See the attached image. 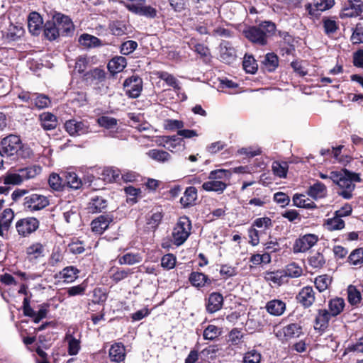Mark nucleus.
<instances>
[{
  "label": "nucleus",
  "mask_w": 363,
  "mask_h": 363,
  "mask_svg": "<svg viewBox=\"0 0 363 363\" xmlns=\"http://www.w3.org/2000/svg\"><path fill=\"white\" fill-rule=\"evenodd\" d=\"M276 25L269 21H264L257 26L246 27L242 33L251 43L259 45H266L268 38L276 33Z\"/></svg>",
  "instance_id": "obj_1"
},
{
  "label": "nucleus",
  "mask_w": 363,
  "mask_h": 363,
  "mask_svg": "<svg viewBox=\"0 0 363 363\" xmlns=\"http://www.w3.org/2000/svg\"><path fill=\"white\" fill-rule=\"evenodd\" d=\"M329 177L330 180L342 189L340 195L346 199L352 198V192L355 187L353 182H359L361 181L358 174L350 172L347 169L333 171L330 173Z\"/></svg>",
  "instance_id": "obj_2"
},
{
  "label": "nucleus",
  "mask_w": 363,
  "mask_h": 363,
  "mask_svg": "<svg viewBox=\"0 0 363 363\" xmlns=\"http://www.w3.org/2000/svg\"><path fill=\"white\" fill-rule=\"evenodd\" d=\"M42 167L38 164H33L24 168H20L15 172L8 173L4 177V184L19 185L23 182L32 179L39 175Z\"/></svg>",
  "instance_id": "obj_3"
},
{
  "label": "nucleus",
  "mask_w": 363,
  "mask_h": 363,
  "mask_svg": "<svg viewBox=\"0 0 363 363\" xmlns=\"http://www.w3.org/2000/svg\"><path fill=\"white\" fill-rule=\"evenodd\" d=\"M191 230V223L189 218L181 217L172 231V241L174 245H182L189 238Z\"/></svg>",
  "instance_id": "obj_4"
},
{
  "label": "nucleus",
  "mask_w": 363,
  "mask_h": 363,
  "mask_svg": "<svg viewBox=\"0 0 363 363\" xmlns=\"http://www.w3.org/2000/svg\"><path fill=\"white\" fill-rule=\"evenodd\" d=\"M40 222L34 217H26L18 220L15 228L21 238H28L39 228Z\"/></svg>",
  "instance_id": "obj_5"
},
{
  "label": "nucleus",
  "mask_w": 363,
  "mask_h": 363,
  "mask_svg": "<svg viewBox=\"0 0 363 363\" xmlns=\"http://www.w3.org/2000/svg\"><path fill=\"white\" fill-rule=\"evenodd\" d=\"M303 334L299 323H290L275 331V336L282 342L298 338Z\"/></svg>",
  "instance_id": "obj_6"
},
{
  "label": "nucleus",
  "mask_w": 363,
  "mask_h": 363,
  "mask_svg": "<svg viewBox=\"0 0 363 363\" xmlns=\"http://www.w3.org/2000/svg\"><path fill=\"white\" fill-rule=\"evenodd\" d=\"M49 205L48 199L40 194H32L23 199L24 208L29 211H40Z\"/></svg>",
  "instance_id": "obj_7"
},
{
  "label": "nucleus",
  "mask_w": 363,
  "mask_h": 363,
  "mask_svg": "<svg viewBox=\"0 0 363 363\" xmlns=\"http://www.w3.org/2000/svg\"><path fill=\"white\" fill-rule=\"evenodd\" d=\"M1 152L7 156L17 154L21 148V141L18 136L10 135L4 138L1 142Z\"/></svg>",
  "instance_id": "obj_8"
},
{
  "label": "nucleus",
  "mask_w": 363,
  "mask_h": 363,
  "mask_svg": "<svg viewBox=\"0 0 363 363\" xmlns=\"http://www.w3.org/2000/svg\"><path fill=\"white\" fill-rule=\"evenodd\" d=\"M318 235L315 234H306L296 240L293 251L294 253L305 252L313 247L318 241Z\"/></svg>",
  "instance_id": "obj_9"
},
{
  "label": "nucleus",
  "mask_w": 363,
  "mask_h": 363,
  "mask_svg": "<svg viewBox=\"0 0 363 363\" xmlns=\"http://www.w3.org/2000/svg\"><path fill=\"white\" fill-rule=\"evenodd\" d=\"M53 20L61 35L69 36L74 33V26L69 16L57 13L53 16Z\"/></svg>",
  "instance_id": "obj_10"
},
{
  "label": "nucleus",
  "mask_w": 363,
  "mask_h": 363,
  "mask_svg": "<svg viewBox=\"0 0 363 363\" xmlns=\"http://www.w3.org/2000/svg\"><path fill=\"white\" fill-rule=\"evenodd\" d=\"M126 94L131 98L138 97L143 90V80L138 76H132L126 79L123 83Z\"/></svg>",
  "instance_id": "obj_11"
},
{
  "label": "nucleus",
  "mask_w": 363,
  "mask_h": 363,
  "mask_svg": "<svg viewBox=\"0 0 363 363\" xmlns=\"http://www.w3.org/2000/svg\"><path fill=\"white\" fill-rule=\"evenodd\" d=\"M89 124L86 121L71 119L65 123L66 131L72 136L81 135L89 132Z\"/></svg>",
  "instance_id": "obj_12"
},
{
  "label": "nucleus",
  "mask_w": 363,
  "mask_h": 363,
  "mask_svg": "<svg viewBox=\"0 0 363 363\" xmlns=\"http://www.w3.org/2000/svg\"><path fill=\"white\" fill-rule=\"evenodd\" d=\"M334 5V0H313V4H307L306 10L312 17H318L320 13L330 9Z\"/></svg>",
  "instance_id": "obj_13"
},
{
  "label": "nucleus",
  "mask_w": 363,
  "mask_h": 363,
  "mask_svg": "<svg viewBox=\"0 0 363 363\" xmlns=\"http://www.w3.org/2000/svg\"><path fill=\"white\" fill-rule=\"evenodd\" d=\"M160 144L172 152L179 151L184 147L183 139L177 135L162 136Z\"/></svg>",
  "instance_id": "obj_14"
},
{
  "label": "nucleus",
  "mask_w": 363,
  "mask_h": 363,
  "mask_svg": "<svg viewBox=\"0 0 363 363\" xmlns=\"http://www.w3.org/2000/svg\"><path fill=\"white\" fill-rule=\"evenodd\" d=\"M111 222H113L112 216L101 215L91 222L92 231L101 235L108 228Z\"/></svg>",
  "instance_id": "obj_15"
},
{
  "label": "nucleus",
  "mask_w": 363,
  "mask_h": 363,
  "mask_svg": "<svg viewBox=\"0 0 363 363\" xmlns=\"http://www.w3.org/2000/svg\"><path fill=\"white\" fill-rule=\"evenodd\" d=\"M296 299L304 308H308L315 301V292L311 286L303 287L298 294Z\"/></svg>",
  "instance_id": "obj_16"
},
{
  "label": "nucleus",
  "mask_w": 363,
  "mask_h": 363,
  "mask_svg": "<svg viewBox=\"0 0 363 363\" xmlns=\"http://www.w3.org/2000/svg\"><path fill=\"white\" fill-rule=\"evenodd\" d=\"M126 8L133 13L147 18H155L157 16V10L151 6L146 5L145 3L138 6H126Z\"/></svg>",
  "instance_id": "obj_17"
},
{
  "label": "nucleus",
  "mask_w": 363,
  "mask_h": 363,
  "mask_svg": "<svg viewBox=\"0 0 363 363\" xmlns=\"http://www.w3.org/2000/svg\"><path fill=\"white\" fill-rule=\"evenodd\" d=\"M223 303V297L220 293L213 292L208 296L206 310L210 313H213L221 309Z\"/></svg>",
  "instance_id": "obj_18"
},
{
  "label": "nucleus",
  "mask_w": 363,
  "mask_h": 363,
  "mask_svg": "<svg viewBox=\"0 0 363 363\" xmlns=\"http://www.w3.org/2000/svg\"><path fill=\"white\" fill-rule=\"evenodd\" d=\"M43 18L37 12H32L28 17V27L30 33L34 35L40 33L43 26Z\"/></svg>",
  "instance_id": "obj_19"
},
{
  "label": "nucleus",
  "mask_w": 363,
  "mask_h": 363,
  "mask_svg": "<svg viewBox=\"0 0 363 363\" xmlns=\"http://www.w3.org/2000/svg\"><path fill=\"white\" fill-rule=\"evenodd\" d=\"M264 279L276 286H281L287 282L284 270L267 271L264 273Z\"/></svg>",
  "instance_id": "obj_20"
},
{
  "label": "nucleus",
  "mask_w": 363,
  "mask_h": 363,
  "mask_svg": "<svg viewBox=\"0 0 363 363\" xmlns=\"http://www.w3.org/2000/svg\"><path fill=\"white\" fill-rule=\"evenodd\" d=\"M333 317L326 309H319L315 319L314 328L316 330L323 331L328 325L330 318Z\"/></svg>",
  "instance_id": "obj_21"
},
{
  "label": "nucleus",
  "mask_w": 363,
  "mask_h": 363,
  "mask_svg": "<svg viewBox=\"0 0 363 363\" xmlns=\"http://www.w3.org/2000/svg\"><path fill=\"white\" fill-rule=\"evenodd\" d=\"M109 357L111 361L121 362L125 357V350L124 345L121 342H116L111 345L109 349Z\"/></svg>",
  "instance_id": "obj_22"
},
{
  "label": "nucleus",
  "mask_w": 363,
  "mask_h": 363,
  "mask_svg": "<svg viewBox=\"0 0 363 363\" xmlns=\"http://www.w3.org/2000/svg\"><path fill=\"white\" fill-rule=\"evenodd\" d=\"M265 308L271 315L279 316L284 313L286 303L281 300L274 299L267 303Z\"/></svg>",
  "instance_id": "obj_23"
},
{
  "label": "nucleus",
  "mask_w": 363,
  "mask_h": 363,
  "mask_svg": "<svg viewBox=\"0 0 363 363\" xmlns=\"http://www.w3.org/2000/svg\"><path fill=\"white\" fill-rule=\"evenodd\" d=\"M197 196V189L194 186H189L186 189L184 196L180 199V203L184 208L194 206Z\"/></svg>",
  "instance_id": "obj_24"
},
{
  "label": "nucleus",
  "mask_w": 363,
  "mask_h": 363,
  "mask_svg": "<svg viewBox=\"0 0 363 363\" xmlns=\"http://www.w3.org/2000/svg\"><path fill=\"white\" fill-rule=\"evenodd\" d=\"M127 65V60L123 56L113 57L108 63V69L112 74L122 72Z\"/></svg>",
  "instance_id": "obj_25"
},
{
  "label": "nucleus",
  "mask_w": 363,
  "mask_h": 363,
  "mask_svg": "<svg viewBox=\"0 0 363 363\" xmlns=\"http://www.w3.org/2000/svg\"><path fill=\"white\" fill-rule=\"evenodd\" d=\"M308 195L314 199H322L326 196L328 191L325 184L316 182L308 189Z\"/></svg>",
  "instance_id": "obj_26"
},
{
  "label": "nucleus",
  "mask_w": 363,
  "mask_h": 363,
  "mask_svg": "<svg viewBox=\"0 0 363 363\" xmlns=\"http://www.w3.org/2000/svg\"><path fill=\"white\" fill-rule=\"evenodd\" d=\"M227 187V184L215 179H208L202 184V189L206 191H214L222 194Z\"/></svg>",
  "instance_id": "obj_27"
},
{
  "label": "nucleus",
  "mask_w": 363,
  "mask_h": 363,
  "mask_svg": "<svg viewBox=\"0 0 363 363\" xmlns=\"http://www.w3.org/2000/svg\"><path fill=\"white\" fill-rule=\"evenodd\" d=\"M235 50L228 42L221 43L220 49V57L221 60L225 63H230L235 59Z\"/></svg>",
  "instance_id": "obj_28"
},
{
  "label": "nucleus",
  "mask_w": 363,
  "mask_h": 363,
  "mask_svg": "<svg viewBox=\"0 0 363 363\" xmlns=\"http://www.w3.org/2000/svg\"><path fill=\"white\" fill-rule=\"evenodd\" d=\"M65 340L68 345V354L72 356L77 354L81 348L79 339L74 337L68 330L65 335Z\"/></svg>",
  "instance_id": "obj_29"
},
{
  "label": "nucleus",
  "mask_w": 363,
  "mask_h": 363,
  "mask_svg": "<svg viewBox=\"0 0 363 363\" xmlns=\"http://www.w3.org/2000/svg\"><path fill=\"white\" fill-rule=\"evenodd\" d=\"M45 247L38 242L30 244L26 249V253L30 259H38L44 256Z\"/></svg>",
  "instance_id": "obj_30"
},
{
  "label": "nucleus",
  "mask_w": 363,
  "mask_h": 363,
  "mask_svg": "<svg viewBox=\"0 0 363 363\" xmlns=\"http://www.w3.org/2000/svg\"><path fill=\"white\" fill-rule=\"evenodd\" d=\"M190 283L195 287L201 288L206 284H211V281L204 274L201 272H194L189 276Z\"/></svg>",
  "instance_id": "obj_31"
},
{
  "label": "nucleus",
  "mask_w": 363,
  "mask_h": 363,
  "mask_svg": "<svg viewBox=\"0 0 363 363\" xmlns=\"http://www.w3.org/2000/svg\"><path fill=\"white\" fill-rule=\"evenodd\" d=\"M107 206V201L101 196L93 197L88 204L89 213H97L102 211Z\"/></svg>",
  "instance_id": "obj_32"
},
{
  "label": "nucleus",
  "mask_w": 363,
  "mask_h": 363,
  "mask_svg": "<svg viewBox=\"0 0 363 363\" xmlns=\"http://www.w3.org/2000/svg\"><path fill=\"white\" fill-rule=\"evenodd\" d=\"M40 120L42 127L45 130H50L57 127V121L56 116L50 113L45 112L40 115Z\"/></svg>",
  "instance_id": "obj_33"
},
{
  "label": "nucleus",
  "mask_w": 363,
  "mask_h": 363,
  "mask_svg": "<svg viewBox=\"0 0 363 363\" xmlns=\"http://www.w3.org/2000/svg\"><path fill=\"white\" fill-rule=\"evenodd\" d=\"M345 306V301L342 298H335L330 300L328 303L329 313L333 316H337L340 314Z\"/></svg>",
  "instance_id": "obj_34"
},
{
  "label": "nucleus",
  "mask_w": 363,
  "mask_h": 363,
  "mask_svg": "<svg viewBox=\"0 0 363 363\" xmlns=\"http://www.w3.org/2000/svg\"><path fill=\"white\" fill-rule=\"evenodd\" d=\"M294 205L298 208L313 209L316 208L315 203L303 194H295L293 196Z\"/></svg>",
  "instance_id": "obj_35"
},
{
  "label": "nucleus",
  "mask_w": 363,
  "mask_h": 363,
  "mask_svg": "<svg viewBox=\"0 0 363 363\" xmlns=\"http://www.w3.org/2000/svg\"><path fill=\"white\" fill-rule=\"evenodd\" d=\"M44 35L49 40H54L60 35L55 20L52 19V21L45 23L44 26Z\"/></svg>",
  "instance_id": "obj_36"
},
{
  "label": "nucleus",
  "mask_w": 363,
  "mask_h": 363,
  "mask_svg": "<svg viewBox=\"0 0 363 363\" xmlns=\"http://www.w3.org/2000/svg\"><path fill=\"white\" fill-rule=\"evenodd\" d=\"M324 226L329 231L340 230L345 228V221L335 214L325 221Z\"/></svg>",
  "instance_id": "obj_37"
},
{
  "label": "nucleus",
  "mask_w": 363,
  "mask_h": 363,
  "mask_svg": "<svg viewBox=\"0 0 363 363\" xmlns=\"http://www.w3.org/2000/svg\"><path fill=\"white\" fill-rule=\"evenodd\" d=\"M262 62L265 70L273 72L279 65L278 57L273 52L267 53Z\"/></svg>",
  "instance_id": "obj_38"
},
{
  "label": "nucleus",
  "mask_w": 363,
  "mask_h": 363,
  "mask_svg": "<svg viewBox=\"0 0 363 363\" xmlns=\"http://www.w3.org/2000/svg\"><path fill=\"white\" fill-rule=\"evenodd\" d=\"M147 155L151 159L159 162H169L172 158L171 155L167 152L157 149L149 150Z\"/></svg>",
  "instance_id": "obj_39"
},
{
  "label": "nucleus",
  "mask_w": 363,
  "mask_h": 363,
  "mask_svg": "<svg viewBox=\"0 0 363 363\" xmlns=\"http://www.w3.org/2000/svg\"><path fill=\"white\" fill-rule=\"evenodd\" d=\"M79 43L85 48H96L101 45L100 40L89 34H82L79 38Z\"/></svg>",
  "instance_id": "obj_40"
},
{
  "label": "nucleus",
  "mask_w": 363,
  "mask_h": 363,
  "mask_svg": "<svg viewBox=\"0 0 363 363\" xmlns=\"http://www.w3.org/2000/svg\"><path fill=\"white\" fill-rule=\"evenodd\" d=\"M155 74L160 79L164 81L167 85L173 87L175 90L180 89L178 80L172 74L163 71L156 72Z\"/></svg>",
  "instance_id": "obj_41"
},
{
  "label": "nucleus",
  "mask_w": 363,
  "mask_h": 363,
  "mask_svg": "<svg viewBox=\"0 0 363 363\" xmlns=\"http://www.w3.org/2000/svg\"><path fill=\"white\" fill-rule=\"evenodd\" d=\"M162 217L163 216L161 211H156L155 212H151V214L147 218V228L155 231L159 226Z\"/></svg>",
  "instance_id": "obj_42"
},
{
  "label": "nucleus",
  "mask_w": 363,
  "mask_h": 363,
  "mask_svg": "<svg viewBox=\"0 0 363 363\" xmlns=\"http://www.w3.org/2000/svg\"><path fill=\"white\" fill-rule=\"evenodd\" d=\"M50 104V99L43 94H39L36 93L33 94V99L31 102V106L35 107L38 109H42L48 107Z\"/></svg>",
  "instance_id": "obj_43"
},
{
  "label": "nucleus",
  "mask_w": 363,
  "mask_h": 363,
  "mask_svg": "<svg viewBox=\"0 0 363 363\" xmlns=\"http://www.w3.org/2000/svg\"><path fill=\"white\" fill-rule=\"evenodd\" d=\"M231 177V172L229 170L219 169L213 170L209 173L208 179H215L218 181H221L225 184L230 180Z\"/></svg>",
  "instance_id": "obj_44"
},
{
  "label": "nucleus",
  "mask_w": 363,
  "mask_h": 363,
  "mask_svg": "<svg viewBox=\"0 0 363 363\" xmlns=\"http://www.w3.org/2000/svg\"><path fill=\"white\" fill-rule=\"evenodd\" d=\"M285 273L286 278H297L299 277L303 272L302 268L299 267L297 264L293 262L289 264L285 269H283Z\"/></svg>",
  "instance_id": "obj_45"
},
{
  "label": "nucleus",
  "mask_w": 363,
  "mask_h": 363,
  "mask_svg": "<svg viewBox=\"0 0 363 363\" xmlns=\"http://www.w3.org/2000/svg\"><path fill=\"white\" fill-rule=\"evenodd\" d=\"M272 168L274 175L280 178H285L286 177L288 170V165L286 162L274 161L272 163Z\"/></svg>",
  "instance_id": "obj_46"
},
{
  "label": "nucleus",
  "mask_w": 363,
  "mask_h": 363,
  "mask_svg": "<svg viewBox=\"0 0 363 363\" xmlns=\"http://www.w3.org/2000/svg\"><path fill=\"white\" fill-rule=\"evenodd\" d=\"M242 66L243 69L247 73L254 74L257 70V64L256 60L251 55H245Z\"/></svg>",
  "instance_id": "obj_47"
},
{
  "label": "nucleus",
  "mask_w": 363,
  "mask_h": 363,
  "mask_svg": "<svg viewBox=\"0 0 363 363\" xmlns=\"http://www.w3.org/2000/svg\"><path fill=\"white\" fill-rule=\"evenodd\" d=\"M79 272L77 268L70 266L64 268L60 274L62 278L65 279V281L72 282L77 279Z\"/></svg>",
  "instance_id": "obj_48"
},
{
  "label": "nucleus",
  "mask_w": 363,
  "mask_h": 363,
  "mask_svg": "<svg viewBox=\"0 0 363 363\" xmlns=\"http://www.w3.org/2000/svg\"><path fill=\"white\" fill-rule=\"evenodd\" d=\"M347 298L351 305H357L361 301V293L355 286L350 285L347 288Z\"/></svg>",
  "instance_id": "obj_49"
},
{
  "label": "nucleus",
  "mask_w": 363,
  "mask_h": 363,
  "mask_svg": "<svg viewBox=\"0 0 363 363\" xmlns=\"http://www.w3.org/2000/svg\"><path fill=\"white\" fill-rule=\"evenodd\" d=\"M110 30L113 35L121 36L127 33V26L123 21H114L110 24Z\"/></svg>",
  "instance_id": "obj_50"
},
{
  "label": "nucleus",
  "mask_w": 363,
  "mask_h": 363,
  "mask_svg": "<svg viewBox=\"0 0 363 363\" xmlns=\"http://www.w3.org/2000/svg\"><path fill=\"white\" fill-rule=\"evenodd\" d=\"M141 260L142 257L138 254L127 253L119 258L118 262L120 264L133 265L140 262Z\"/></svg>",
  "instance_id": "obj_51"
},
{
  "label": "nucleus",
  "mask_w": 363,
  "mask_h": 363,
  "mask_svg": "<svg viewBox=\"0 0 363 363\" xmlns=\"http://www.w3.org/2000/svg\"><path fill=\"white\" fill-rule=\"evenodd\" d=\"M349 6L352 10L350 13H347L348 16H357L363 13V3L359 0H349Z\"/></svg>",
  "instance_id": "obj_52"
},
{
  "label": "nucleus",
  "mask_w": 363,
  "mask_h": 363,
  "mask_svg": "<svg viewBox=\"0 0 363 363\" xmlns=\"http://www.w3.org/2000/svg\"><path fill=\"white\" fill-rule=\"evenodd\" d=\"M221 333L220 328L218 327L209 325L203 331V336L205 340H213Z\"/></svg>",
  "instance_id": "obj_53"
},
{
  "label": "nucleus",
  "mask_w": 363,
  "mask_h": 363,
  "mask_svg": "<svg viewBox=\"0 0 363 363\" xmlns=\"http://www.w3.org/2000/svg\"><path fill=\"white\" fill-rule=\"evenodd\" d=\"M66 182L67 183V185L72 189H78L82 186V181L81 179L77 177L76 173L72 172H69L66 173L65 175Z\"/></svg>",
  "instance_id": "obj_54"
},
{
  "label": "nucleus",
  "mask_w": 363,
  "mask_h": 363,
  "mask_svg": "<svg viewBox=\"0 0 363 363\" xmlns=\"http://www.w3.org/2000/svg\"><path fill=\"white\" fill-rule=\"evenodd\" d=\"M103 175L105 177L104 179L108 182H118L120 178L121 172L118 169L108 167L104 170Z\"/></svg>",
  "instance_id": "obj_55"
},
{
  "label": "nucleus",
  "mask_w": 363,
  "mask_h": 363,
  "mask_svg": "<svg viewBox=\"0 0 363 363\" xmlns=\"http://www.w3.org/2000/svg\"><path fill=\"white\" fill-rule=\"evenodd\" d=\"M97 123L101 127L111 129L117 125L118 121L111 116H102L97 119Z\"/></svg>",
  "instance_id": "obj_56"
},
{
  "label": "nucleus",
  "mask_w": 363,
  "mask_h": 363,
  "mask_svg": "<svg viewBox=\"0 0 363 363\" xmlns=\"http://www.w3.org/2000/svg\"><path fill=\"white\" fill-rule=\"evenodd\" d=\"M331 284V278L328 275H321L315 278V284L319 291H325Z\"/></svg>",
  "instance_id": "obj_57"
},
{
  "label": "nucleus",
  "mask_w": 363,
  "mask_h": 363,
  "mask_svg": "<svg viewBox=\"0 0 363 363\" xmlns=\"http://www.w3.org/2000/svg\"><path fill=\"white\" fill-rule=\"evenodd\" d=\"M349 262L353 265H360L363 264V248H359L354 250L348 257Z\"/></svg>",
  "instance_id": "obj_58"
},
{
  "label": "nucleus",
  "mask_w": 363,
  "mask_h": 363,
  "mask_svg": "<svg viewBox=\"0 0 363 363\" xmlns=\"http://www.w3.org/2000/svg\"><path fill=\"white\" fill-rule=\"evenodd\" d=\"M323 22L325 33L328 35L334 34L338 29V25L335 20L331 18H325Z\"/></svg>",
  "instance_id": "obj_59"
},
{
  "label": "nucleus",
  "mask_w": 363,
  "mask_h": 363,
  "mask_svg": "<svg viewBox=\"0 0 363 363\" xmlns=\"http://www.w3.org/2000/svg\"><path fill=\"white\" fill-rule=\"evenodd\" d=\"M176 257L173 254H167L162 257L161 266L166 269H172L176 264Z\"/></svg>",
  "instance_id": "obj_60"
},
{
  "label": "nucleus",
  "mask_w": 363,
  "mask_h": 363,
  "mask_svg": "<svg viewBox=\"0 0 363 363\" xmlns=\"http://www.w3.org/2000/svg\"><path fill=\"white\" fill-rule=\"evenodd\" d=\"M133 274V271L130 269H117L115 272H113L111 275V279L115 282H119L125 279H126L129 275Z\"/></svg>",
  "instance_id": "obj_61"
},
{
  "label": "nucleus",
  "mask_w": 363,
  "mask_h": 363,
  "mask_svg": "<svg viewBox=\"0 0 363 363\" xmlns=\"http://www.w3.org/2000/svg\"><path fill=\"white\" fill-rule=\"evenodd\" d=\"M138 48V43L134 40H128L121 45V52L123 55H128L133 52Z\"/></svg>",
  "instance_id": "obj_62"
},
{
  "label": "nucleus",
  "mask_w": 363,
  "mask_h": 363,
  "mask_svg": "<svg viewBox=\"0 0 363 363\" xmlns=\"http://www.w3.org/2000/svg\"><path fill=\"white\" fill-rule=\"evenodd\" d=\"M261 354L256 350H251L246 352L243 357V363H259Z\"/></svg>",
  "instance_id": "obj_63"
},
{
  "label": "nucleus",
  "mask_w": 363,
  "mask_h": 363,
  "mask_svg": "<svg viewBox=\"0 0 363 363\" xmlns=\"http://www.w3.org/2000/svg\"><path fill=\"white\" fill-rule=\"evenodd\" d=\"M228 341L233 345H238L242 342L243 333L237 328L233 329L228 335Z\"/></svg>",
  "instance_id": "obj_64"
}]
</instances>
